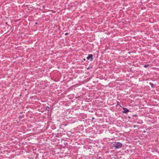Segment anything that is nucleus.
<instances>
[{"label":"nucleus","instance_id":"6e6552de","mask_svg":"<svg viewBox=\"0 0 159 159\" xmlns=\"http://www.w3.org/2000/svg\"><path fill=\"white\" fill-rule=\"evenodd\" d=\"M19 117L21 118V116H20Z\"/></svg>","mask_w":159,"mask_h":159},{"label":"nucleus","instance_id":"1a4fd4ad","mask_svg":"<svg viewBox=\"0 0 159 159\" xmlns=\"http://www.w3.org/2000/svg\"><path fill=\"white\" fill-rule=\"evenodd\" d=\"M48 108H49V107H47Z\"/></svg>","mask_w":159,"mask_h":159},{"label":"nucleus","instance_id":"7ed1b4c3","mask_svg":"<svg viewBox=\"0 0 159 159\" xmlns=\"http://www.w3.org/2000/svg\"><path fill=\"white\" fill-rule=\"evenodd\" d=\"M123 109L124 110V111H123V113H126L129 112V110L125 108H123Z\"/></svg>","mask_w":159,"mask_h":159},{"label":"nucleus","instance_id":"39448f33","mask_svg":"<svg viewBox=\"0 0 159 159\" xmlns=\"http://www.w3.org/2000/svg\"><path fill=\"white\" fill-rule=\"evenodd\" d=\"M149 84H150L151 86H152V87H153V85H154V84H153V83H151V82H150V83H149Z\"/></svg>","mask_w":159,"mask_h":159},{"label":"nucleus","instance_id":"423d86ee","mask_svg":"<svg viewBox=\"0 0 159 159\" xmlns=\"http://www.w3.org/2000/svg\"><path fill=\"white\" fill-rule=\"evenodd\" d=\"M117 105H119L120 107H121V106L120 105L119 102H117Z\"/></svg>","mask_w":159,"mask_h":159},{"label":"nucleus","instance_id":"20e7f679","mask_svg":"<svg viewBox=\"0 0 159 159\" xmlns=\"http://www.w3.org/2000/svg\"><path fill=\"white\" fill-rule=\"evenodd\" d=\"M149 66V65L148 64H147V65H145L144 66V67H145V68H147V67H148Z\"/></svg>","mask_w":159,"mask_h":159},{"label":"nucleus","instance_id":"0eeeda50","mask_svg":"<svg viewBox=\"0 0 159 159\" xmlns=\"http://www.w3.org/2000/svg\"><path fill=\"white\" fill-rule=\"evenodd\" d=\"M68 34V33H66L65 34V35H67Z\"/></svg>","mask_w":159,"mask_h":159},{"label":"nucleus","instance_id":"f257e3e1","mask_svg":"<svg viewBox=\"0 0 159 159\" xmlns=\"http://www.w3.org/2000/svg\"><path fill=\"white\" fill-rule=\"evenodd\" d=\"M113 146L116 148H119L122 147V144L120 142H117L113 144Z\"/></svg>","mask_w":159,"mask_h":159},{"label":"nucleus","instance_id":"f03ea898","mask_svg":"<svg viewBox=\"0 0 159 159\" xmlns=\"http://www.w3.org/2000/svg\"><path fill=\"white\" fill-rule=\"evenodd\" d=\"M93 55L92 54H89L88 56L86 58L87 60L91 61L93 60Z\"/></svg>","mask_w":159,"mask_h":159}]
</instances>
